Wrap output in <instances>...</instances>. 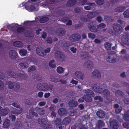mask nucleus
<instances>
[{"mask_svg":"<svg viewBox=\"0 0 129 129\" xmlns=\"http://www.w3.org/2000/svg\"><path fill=\"white\" fill-rule=\"evenodd\" d=\"M7 73L11 77L13 78H17V80H22L25 79L26 78L25 75L24 74L20 73L17 74L11 70H9L7 71Z\"/></svg>","mask_w":129,"mask_h":129,"instance_id":"obj_1","label":"nucleus"},{"mask_svg":"<svg viewBox=\"0 0 129 129\" xmlns=\"http://www.w3.org/2000/svg\"><path fill=\"white\" fill-rule=\"evenodd\" d=\"M38 121L40 124L43 126L44 128L48 129L52 127V125L50 123H47L46 119L42 118L38 119Z\"/></svg>","mask_w":129,"mask_h":129,"instance_id":"obj_2","label":"nucleus"},{"mask_svg":"<svg viewBox=\"0 0 129 129\" xmlns=\"http://www.w3.org/2000/svg\"><path fill=\"white\" fill-rule=\"evenodd\" d=\"M55 58L58 61L62 62L65 60V56L62 52L59 51H56L55 53Z\"/></svg>","mask_w":129,"mask_h":129,"instance_id":"obj_3","label":"nucleus"},{"mask_svg":"<svg viewBox=\"0 0 129 129\" xmlns=\"http://www.w3.org/2000/svg\"><path fill=\"white\" fill-rule=\"evenodd\" d=\"M48 85L45 83H39L37 85V89L40 90L46 91L48 90Z\"/></svg>","mask_w":129,"mask_h":129,"instance_id":"obj_4","label":"nucleus"},{"mask_svg":"<svg viewBox=\"0 0 129 129\" xmlns=\"http://www.w3.org/2000/svg\"><path fill=\"white\" fill-rule=\"evenodd\" d=\"M109 122L110 126L112 129H117L119 127V123L117 120L110 119Z\"/></svg>","mask_w":129,"mask_h":129,"instance_id":"obj_5","label":"nucleus"},{"mask_svg":"<svg viewBox=\"0 0 129 129\" xmlns=\"http://www.w3.org/2000/svg\"><path fill=\"white\" fill-rule=\"evenodd\" d=\"M87 26L89 30L92 32H96L98 30L97 26L93 24L92 22L89 23Z\"/></svg>","mask_w":129,"mask_h":129,"instance_id":"obj_6","label":"nucleus"},{"mask_svg":"<svg viewBox=\"0 0 129 129\" xmlns=\"http://www.w3.org/2000/svg\"><path fill=\"white\" fill-rule=\"evenodd\" d=\"M34 109L33 108H31L29 111L28 115H26L27 118L29 119H32L34 116L37 117L38 115L37 113L34 111Z\"/></svg>","mask_w":129,"mask_h":129,"instance_id":"obj_7","label":"nucleus"},{"mask_svg":"<svg viewBox=\"0 0 129 129\" xmlns=\"http://www.w3.org/2000/svg\"><path fill=\"white\" fill-rule=\"evenodd\" d=\"M24 102L26 104L28 105H36L37 102L36 100L32 98H29L28 99H25Z\"/></svg>","mask_w":129,"mask_h":129,"instance_id":"obj_8","label":"nucleus"},{"mask_svg":"<svg viewBox=\"0 0 129 129\" xmlns=\"http://www.w3.org/2000/svg\"><path fill=\"white\" fill-rule=\"evenodd\" d=\"M112 27L114 30L117 33L121 32L122 30V27L121 25L117 23L113 24Z\"/></svg>","mask_w":129,"mask_h":129,"instance_id":"obj_9","label":"nucleus"},{"mask_svg":"<svg viewBox=\"0 0 129 129\" xmlns=\"http://www.w3.org/2000/svg\"><path fill=\"white\" fill-rule=\"evenodd\" d=\"M9 57L12 59H16L18 57V54L16 51L12 50L10 51L9 53Z\"/></svg>","mask_w":129,"mask_h":129,"instance_id":"obj_10","label":"nucleus"},{"mask_svg":"<svg viewBox=\"0 0 129 129\" xmlns=\"http://www.w3.org/2000/svg\"><path fill=\"white\" fill-rule=\"evenodd\" d=\"M71 46V43L68 42L64 43L62 45V48L66 52H69L70 51V46Z\"/></svg>","mask_w":129,"mask_h":129,"instance_id":"obj_11","label":"nucleus"},{"mask_svg":"<svg viewBox=\"0 0 129 129\" xmlns=\"http://www.w3.org/2000/svg\"><path fill=\"white\" fill-rule=\"evenodd\" d=\"M80 36L78 33L72 34L70 37L71 39L73 41H78L80 39Z\"/></svg>","mask_w":129,"mask_h":129,"instance_id":"obj_12","label":"nucleus"},{"mask_svg":"<svg viewBox=\"0 0 129 129\" xmlns=\"http://www.w3.org/2000/svg\"><path fill=\"white\" fill-rule=\"evenodd\" d=\"M75 75L78 79L82 80H83L84 77V74L81 72L79 71H77L75 72Z\"/></svg>","mask_w":129,"mask_h":129,"instance_id":"obj_13","label":"nucleus"},{"mask_svg":"<svg viewBox=\"0 0 129 129\" xmlns=\"http://www.w3.org/2000/svg\"><path fill=\"white\" fill-rule=\"evenodd\" d=\"M36 52L37 54L40 56H45V54L44 53L43 49L41 47L37 48Z\"/></svg>","mask_w":129,"mask_h":129,"instance_id":"obj_14","label":"nucleus"},{"mask_svg":"<svg viewBox=\"0 0 129 129\" xmlns=\"http://www.w3.org/2000/svg\"><path fill=\"white\" fill-rule=\"evenodd\" d=\"M121 40L122 43L126 45H129V39L127 36L123 35L122 36Z\"/></svg>","mask_w":129,"mask_h":129,"instance_id":"obj_15","label":"nucleus"},{"mask_svg":"<svg viewBox=\"0 0 129 129\" xmlns=\"http://www.w3.org/2000/svg\"><path fill=\"white\" fill-rule=\"evenodd\" d=\"M93 77L95 78H99L101 77V74L100 71L97 70H95L92 72Z\"/></svg>","mask_w":129,"mask_h":129,"instance_id":"obj_16","label":"nucleus"},{"mask_svg":"<svg viewBox=\"0 0 129 129\" xmlns=\"http://www.w3.org/2000/svg\"><path fill=\"white\" fill-rule=\"evenodd\" d=\"M49 80L55 83L59 81V80L57 77L54 75H50L49 77Z\"/></svg>","mask_w":129,"mask_h":129,"instance_id":"obj_17","label":"nucleus"},{"mask_svg":"<svg viewBox=\"0 0 129 129\" xmlns=\"http://www.w3.org/2000/svg\"><path fill=\"white\" fill-rule=\"evenodd\" d=\"M77 1V0H69L66 3V6L68 7L73 6L75 4Z\"/></svg>","mask_w":129,"mask_h":129,"instance_id":"obj_18","label":"nucleus"},{"mask_svg":"<svg viewBox=\"0 0 129 129\" xmlns=\"http://www.w3.org/2000/svg\"><path fill=\"white\" fill-rule=\"evenodd\" d=\"M77 1V0H69L66 3V6L68 7L73 6L75 4Z\"/></svg>","mask_w":129,"mask_h":129,"instance_id":"obj_19","label":"nucleus"},{"mask_svg":"<svg viewBox=\"0 0 129 129\" xmlns=\"http://www.w3.org/2000/svg\"><path fill=\"white\" fill-rule=\"evenodd\" d=\"M10 109L6 107L4 109H2L1 114L2 116H5L7 115L9 112Z\"/></svg>","mask_w":129,"mask_h":129,"instance_id":"obj_20","label":"nucleus"},{"mask_svg":"<svg viewBox=\"0 0 129 129\" xmlns=\"http://www.w3.org/2000/svg\"><path fill=\"white\" fill-rule=\"evenodd\" d=\"M84 65L86 66L88 69H92L93 67V63L92 62L89 60H87L85 63Z\"/></svg>","mask_w":129,"mask_h":129,"instance_id":"obj_21","label":"nucleus"},{"mask_svg":"<svg viewBox=\"0 0 129 129\" xmlns=\"http://www.w3.org/2000/svg\"><path fill=\"white\" fill-rule=\"evenodd\" d=\"M22 110V109L21 108H19V109L14 108L13 110L11 112V113L13 114H18L21 113Z\"/></svg>","mask_w":129,"mask_h":129,"instance_id":"obj_22","label":"nucleus"},{"mask_svg":"<svg viewBox=\"0 0 129 129\" xmlns=\"http://www.w3.org/2000/svg\"><path fill=\"white\" fill-rule=\"evenodd\" d=\"M28 64L26 61H24L23 62L19 63V67H21L22 69H25L28 67Z\"/></svg>","mask_w":129,"mask_h":129,"instance_id":"obj_23","label":"nucleus"},{"mask_svg":"<svg viewBox=\"0 0 129 129\" xmlns=\"http://www.w3.org/2000/svg\"><path fill=\"white\" fill-rule=\"evenodd\" d=\"M68 103L69 106L72 107H76L78 105L77 102L74 100L70 101Z\"/></svg>","mask_w":129,"mask_h":129,"instance_id":"obj_24","label":"nucleus"},{"mask_svg":"<svg viewBox=\"0 0 129 129\" xmlns=\"http://www.w3.org/2000/svg\"><path fill=\"white\" fill-rule=\"evenodd\" d=\"M96 114L97 116L101 118H103L105 117V112L104 111H98L97 112Z\"/></svg>","mask_w":129,"mask_h":129,"instance_id":"obj_25","label":"nucleus"},{"mask_svg":"<svg viewBox=\"0 0 129 129\" xmlns=\"http://www.w3.org/2000/svg\"><path fill=\"white\" fill-rule=\"evenodd\" d=\"M100 86H98V87H96L95 86H93L92 88L94 90V91L96 92L99 93H101L103 91L105 90H103L102 88L100 87Z\"/></svg>","mask_w":129,"mask_h":129,"instance_id":"obj_26","label":"nucleus"},{"mask_svg":"<svg viewBox=\"0 0 129 129\" xmlns=\"http://www.w3.org/2000/svg\"><path fill=\"white\" fill-rule=\"evenodd\" d=\"M114 107L115 109V112L117 113H120L122 110L121 107L117 104L114 105Z\"/></svg>","mask_w":129,"mask_h":129,"instance_id":"obj_27","label":"nucleus"},{"mask_svg":"<svg viewBox=\"0 0 129 129\" xmlns=\"http://www.w3.org/2000/svg\"><path fill=\"white\" fill-rule=\"evenodd\" d=\"M37 112L40 115H44L45 114V111L44 109L38 107H37L35 108Z\"/></svg>","mask_w":129,"mask_h":129,"instance_id":"obj_28","label":"nucleus"},{"mask_svg":"<svg viewBox=\"0 0 129 129\" xmlns=\"http://www.w3.org/2000/svg\"><path fill=\"white\" fill-rule=\"evenodd\" d=\"M65 30L64 28H60L58 29L57 33L58 36H62L65 34Z\"/></svg>","mask_w":129,"mask_h":129,"instance_id":"obj_29","label":"nucleus"},{"mask_svg":"<svg viewBox=\"0 0 129 129\" xmlns=\"http://www.w3.org/2000/svg\"><path fill=\"white\" fill-rule=\"evenodd\" d=\"M85 92L86 94V95H88L92 97H93L95 96L93 92L89 89L85 90Z\"/></svg>","mask_w":129,"mask_h":129,"instance_id":"obj_30","label":"nucleus"},{"mask_svg":"<svg viewBox=\"0 0 129 129\" xmlns=\"http://www.w3.org/2000/svg\"><path fill=\"white\" fill-rule=\"evenodd\" d=\"M7 100L5 99V97H0V103L3 106H6L8 104Z\"/></svg>","mask_w":129,"mask_h":129,"instance_id":"obj_31","label":"nucleus"},{"mask_svg":"<svg viewBox=\"0 0 129 129\" xmlns=\"http://www.w3.org/2000/svg\"><path fill=\"white\" fill-rule=\"evenodd\" d=\"M25 36L28 37H33L34 35L33 33L29 30H27L24 33Z\"/></svg>","mask_w":129,"mask_h":129,"instance_id":"obj_32","label":"nucleus"},{"mask_svg":"<svg viewBox=\"0 0 129 129\" xmlns=\"http://www.w3.org/2000/svg\"><path fill=\"white\" fill-rule=\"evenodd\" d=\"M115 96L117 97L121 96L123 97L124 94L122 91L120 90H116L115 91Z\"/></svg>","mask_w":129,"mask_h":129,"instance_id":"obj_33","label":"nucleus"},{"mask_svg":"<svg viewBox=\"0 0 129 129\" xmlns=\"http://www.w3.org/2000/svg\"><path fill=\"white\" fill-rule=\"evenodd\" d=\"M106 96V98L108 102H110L111 101V100L110 97V92L108 89L105 90V96Z\"/></svg>","mask_w":129,"mask_h":129,"instance_id":"obj_34","label":"nucleus"},{"mask_svg":"<svg viewBox=\"0 0 129 129\" xmlns=\"http://www.w3.org/2000/svg\"><path fill=\"white\" fill-rule=\"evenodd\" d=\"M126 8L125 6H121L116 8L114 11L115 12H120L123 11Z\"/></svg>","mask_w":129,"mask_h":129,"instance_id":"obj_35","label":"nucleus"},{"mask_svg":"<svg viewBox=\"0 0 129 129\" xmlns=\"http://www.w3.org/2000/svg\"><path fill=\"white\" fill-rule=\"evenodd\" d=\"M23 43L21 41H15L13 43L14 45L16 47H21L23 46Z\"/></svg>","mask_w":129,"mask_h":129,"instance_id":"obj_36","label":"nucleus"},{"mask_svg":"<svg viewBox=\"0 0 129 129\" xmlns=\"http://www.w3.org/2000/svg\"><path fill=\"white\" fill-rule=\"evenodd\" d=\"M71 121V119L69 117L65 118L63 120L62 123L64 125H66L69 123Z\"/></svg>","mask_w":129,"mask_h":129,"instance_id":"obj_37","label":"nucleus"},{"mask_svg":"<svg viewBox=\"0 0 129 129\" xmlns=\"http://www.w3.org/2000/svg\"><path fill=\"white\" fill-rule=\"evenodd\" d=\"M19 53L21 56H25L26 55L27 51L26 50L21 49L19 50Z\"/></svg>","mask_w":129,"mask_h":129,"instance_id":"obj_38","label":"nucleus"},{"mask_svg":"<svg viewBox=\"0 0 129 129\" xmlns=\"http://www.w3.org/2000/svg\"><path fill=\"white\" fill-rule=\"evenodd\" d=\"M49 19V18L47 16H45L41 18L39 22L41 23H44L47 22Z\"/></svg>","mask_w":129,"mask_h":129,"instance_id":"obj_39","label":"nucleus"},{"mask_svg":"<svg viewBox=\"0 0 129 129\" xmlns=\"http://www.w3.org/2000/svg\"><path fill=\"white\" fill-rule=\"evenodd\" d=\"M66 110L64 108H60L58 110V113L59 115L62 116L65 114Z\"/></svg>","mask_w":129,"mask_h":129,"instance_id":"obj_40","label":"nucleus"},{"mask_svg":"<svg viewBox=\"0 0 129 129\" xmlns=\"http://www.w3.org/2000/svg\"><path fill=\"white\" fill-rule=\"evenodd\" d=\"M124 120L126 121H129V110L124 113L123 117Z\"/></svg>","mask_w":129,"mask_h":129,"instance_id":"obj_41","label":"nucleus"},{"mask_svg":"<svg viewBox=\"0 0 129 129\" xmlns=\"http://www.w3.org/2000/svg\"><path fill=\"white\" fill-rule=\"evenodd\" d=\"M10 121L8 119H6L3 123V125L4 128L8 127L10 125Z\"/></svg>","mask_w":129,"mask_h":129,"instance_id":"obj_42","label":"nucleus"},{"mask_svg":"<svg viewBox=\"0 0 129 129\" xmlns=\"http://www.w3.org/2000/svg\"><path fill=\"white\" fill-rule=\"evenodd\" d=\"M91 97L88 95H85L83 96V98H84V100L87 102H90L92 100Z\"/></svg>","mask_w":129,"mask_h":129,"instance_id":"obj_43","label":"nucleus"},{"mask_svg":"<svg viewBox=\"0 0 129 129\" xmlns=\"http://www.w3.org/2000/svg\"><path fill=\"white\" fill-rule=\"evenodd\" d=\"M119 58L118 57H113L112 58L111 63H115L119 60Z\"/></svg>","mask_w":129,"mask_h":129,"instance_id":"obj_44","label":"nucleus"},{"mask_svg":"<svg viewBox=\"0 0 129 129\" xmlns=\"http://www.w3.org/2000/svg\"><path fill=\"white\" fill-rule=\"evenodd\" d=\"M33 79L35 80L38 81L41 80L42 78L39 75L35 74L33 77Z\"/></svg>","mask_w":129,"mask_h":129,"instance_id":"obj_45","label":"nucleus"},{"mask_svg":"<svg viewBox=\"0 0 129 129\" xmlns=\"http://www.w3.org/2000/svg\"><path fill=\"white\" fill-rule=\"evenodd\" d=\"M36 69V67L35 65L32 66L28 68L27 71L28 72H30L31 71H34Z\"/></svg>","mask_w":129,"mask_h":129,"instance_id":"obj_46","label":"nucleus"},{"mask_svg":"<svg viewBox=\"0 0 129 129\" xmlns=\"http://www.w3.org/2000/svg\"><path fill=\"white\" fill-rule=\"evenodd\" d=\"M56 70L57 72L59 74L62 73L64 71L63 68L61 67H57Z\"/></svg>","mask_w":129,"mask_h":129,"instance_id":"obj_47","label":"nucleus"},{"mask_svg":"<svg viewBox=\"0 0 129 129\" xmlns=\"http://www.w3.org/2000/svg\"><path fill=\"white\" fill-rule=\"evenodd\" d=\"M54 123L57 125H59L61 124V120L60 118H57L54 121Z\"/></svg>","mask_w":129,"mask_h":129,"instance_id":"obj_48","label":"nucleus"},{"mask_svg":"<svg viewBox=\"0 0 129 129\" xmlns=\"http://www.w3.org/2000/svg\"><path fill=\"white\" fill-rule=\"evenodd\" d=\"M86 5H88L89 7H91V10L95 6V4L94 3H87Z\"/></svg>","mask_w":129,"mask_h":129,"instance_id":"obj_49","label":"nucleus"},{"mask_svg":"<svg viewBox=\"0 0 129 129\" xmlns=\"http://www.w3.org/2000/svg\"><path fill=\"white\" fill-rule=\"evenodd\" d=\"M8 87L9 89H11L14 87V82H12L9 81L8 82Z\"/></svg>","mask_w":129,"mask_h":129,"instance_id":"obj_50","label":"nucleus"},{"mask_svg":"<svg viewBox=\"0 0 129 129\" xmlns=\"http://www.w3.org/2000/svg\"><path fill=\"white\" fill-rule=\"evenodd\" d=\"M27 7V8L26 9H27L28 10L29 9V11L30 12L33 11L36 9L35 7L33 6H30V7H27L26 6L25 7V8Z\"/></svg>","mask_w":129,"mask_h":129,"instance_id":"obj_51","label":"nucleus"},{"mask_svg":"<svg viewBox=\"0 0 129 129\" xmlns=\"http://www.w3.org/2000/svg\"><path fill=\"white\" fill-rule=\"evenodd\" d=\"M65 11L62 9H60L57 12V14L59 16L63 15L65 14Z\"/></svg>","mask_w":129,"mask_h":129,"instance_id":"obj_52","label":"nucleus"},{"mask_svg":"<svg viewBox=\"0 0 129 129\" xmlns=\"http://www.w3.org/2000/svg\"><path fill=\"white\" fill-rule=\"evenodd\" d=\"M95 2L96 4L99 5H103L104 3V0H95Z\"/></svg>","mask_w":129,"mask_h":129,"instance_id":"obj_53","label":"nucleus"},{"mask_svg":"<svg viewBox=\"0 0 129 129\" xmlns=\"http://www.w3.org/2000/svg\"><path fill=\"white\" fill-rule=\"evenodd\" d=\"M17 31L18 33H21L23 32L25 30L24 28L22 27H18L17 29Z\"/></svg>","mask_w":129,"mask_h":129,"instance_id":"obj_54","label":"nucleus"},{"mask_svg":"<svg viewBox=\"0 0 129 129\" xmlns=\"http://www.w3.org/2000/svg\"><path fill=\"white\" fill-rule=\"evenodd\" d=\"M88 37L92 39H93L95 37V34L89 33L88 34Z\"/></svg>","mask_w":129,"mask_h":129,"instance_id":"obj_55","label":"nucleus"},{"mask_svg":"<svg viewBox=\"0 0 129 129\" xmlns=\"http://www.w3.org/2000/svg\"><path fill=\"white\" fill-rule=\"evenodd\" d=\"M105 20L108 22H112L113 21V18L109 16H105Z\"/></svg>","mask_w":129,"mask_h":129,"instance_id":"obj_56","label":"nucleus"},{"mask_svg":"<svg viewBox=\"0 0 129 129\" xmlns=\"http://www.w3.org/2000/svg\"><path fill=\"white\" fill-rule=\"evenodd\" d=\"M123 15L124 18H128L129 17V10H127L125 11Z\"/></svg>","mask_w":129,"mask_h":129,"instance_id":"obj_57","label":"nucleus"},{"mask_svg":"<svg viewBox=\"0 0 129 129\" xmlns=\"http://www.w3.org/2000/svg\"><path fill=\"white\" fill-rule=\"evenodd\" d=\"M14 87H15L14 90L17 91L20 88V86L18 83L14 82Z\"/></svg>","mask_w":129,"mask_h":129,"instance_id":"obj_58","label":"nucleus"},{"mask_svg":"<svg viewBox=\"0 0 129 129\" xmlns=\"http://www.w3.org/2000/svg\"><path fill=\"white\" fill-rule=\"evenodd\" d=\"M46 41L49 44L52 43L53 42V40L51 37H48L46 38Z\"/></svg>","mask_w":129,"mask_h":129,"instance_id":"obj_59","label":"nucleus"},{"mask_svg":"<svg viewBox=\"0 0 129 129\" xmlns=\"http://www.w3.org/2000/svg\"><path fill=\"white\" fill-rule=\"evenodd\" d=\"M123 60L125 61H129V54H126L123 58Z\"/></svg>","mask_w":129,"mask_h":129,"instance_id":"obj_60","label":"nucleus"},{"mask_svg":"<svg viewBox=\"0 0 129 129\" xmlns=\"http://www.w3.org/2000/svg\"><path fill=\"white\" fill-rule=\"evenodd\" d=\"M111 44L107 42L105 44V48L108 50H110L111 49Z\"/></svg>","mask_w":129,"mask_h":129,"instance_id":"obj_61","label":"nucleus"},{"mask_svg":"<svg viewBox=\"0 0 129 129\" xmlns=\"http://www.w3.org/2000/svg\"><path fill=\"white\" fill-rule=\"evenodd\" d=\"M94 99L95 100H99L100 102H103V99L100 96H96L94 98Z\"/></svg>","mask_w":129,"mask_h":129,"instance_id":"obj_62","label":"nucleus"},{"mask_svg":"<svg viewBox=\"0 0 129 129\" xmlns=\"http://www.w3.org/2000/svg\"><path fill=\"white\" fill-rule=\"evenodd\" d=\"M69 18L68 17H64L62 18V20L63 22L65 23L68 21Z\"/></svg>","mask_w":129,"mask_h":129,"instance_id":"obj_63","label":"nucleus"},{"mask_svg":"<svg viewBox=\"0 0 129 129\" xmlns=\"http://www.w3.org/2000/svg\"><path fill=\"white\" fill-rule=\"evenodd\" d=\"M80 19L82 21L84 22H87L89 21V20L88 18H86L83 16L81 17L80 18Z\"/></svg>","mask_w":129,"mask_h":129,"instance_id":"obj_64","label":"nucleus"}]
</instances>
